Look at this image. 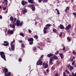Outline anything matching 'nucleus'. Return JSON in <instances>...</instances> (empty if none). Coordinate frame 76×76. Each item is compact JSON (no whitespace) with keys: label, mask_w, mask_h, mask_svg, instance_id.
Masks as SVG:
<instances>
[{"label":"nucleus","mask_w":76,"mask_h":76,"mask_svg":"<svg viewBox=\"0 0 76 76\" xmlns=\"http://www.w3.org/2000/svg\"><path fill=\"white\" fill-rule=\"evenodd\" d=\"M23 24V22L21 21L20 23V20H16V24L17 26H22Z\"/></svg>","instance_id":"f257e3e1"},{"label":"nucleus","mask_w":76,"mask_h":76,"mask_svg":"<svg viewBox=\"0 0 76 76\" xmlns=\"http://www.w3.org/2000/svg\"><path fill=\"white\" fill-rule=\"evenodd\" d=\"M15 42V39H14L13 41L11 42L10 43V46L11 47V50L12 51H15V45H13V42Z\"/></svg>","instance_id":"f03ea898"},{"label":"nucleus","mask_w":76,"mask_h":76,"mask_svg":"<svg viewBox=\"0 0 76 76\" xmlns=\"http://www.w3.org/2000/svg\"><path fill=\"white\" fill-rule=\"evenodd\" d=\"M0 55L2 58L4 59V60H5V61H6V56H5V54H4V52H0Z\"/></svg>","instance_id":"7ed1b4c3"},{"label":"nucleus","mask_w":76,"mask_h":76,"mask_svg":"<svg viewBox=\"0 0 76 76\" xmlns=\"http://www.w3.org/2000/svg\"><path fill=\"white\" fill-rule=\"evenodd\" d=\"M41 59H39V60L37 61V66H39V65H42V64L43 62H42V61H41Z\"/></svg>","instance_id":"20e7f679"},{"label":"nucleus","mask_w":76,"mask_h":76,"mask_svg":"<svg viewBox=\"0 0 76 76\" xmlns=\"http://www.w3.org/2000/svg\"><path fill=\"white\" fill-rule=\"evenodd\" d=\"M4 43H3L2 45H4V46H7L9 45V43L7 41H4Z\"/></svg>","instance_id":"39448f33"},{"label":"nucleus","mask_w":76,"mask_h":76,"mask_svg":"<svg viewBox=\"0 0 76 76\" xmlns=\"http://www.w3.org/2000/svg\"><path fill=\"white\" fill-rule=\"evenodd\" d=\"M14 31H15V30L14 29L11 30H8L7 31V34H13V33H14Z\"/></svg>","instance_id":"423d86ee"},{"label":"nucleus","mask_w":76,"mask_h":76,"mask_svg":"<svg viewBox=\"0 0 76 76\" xmlns=\"http://www.w3.org/2000/svg\"><path fill=\"white\" fill-rule=\"evenodd\" d=\"M35 6L34 4H31L30 5V6L31 7V9L32 11H35V7H34Z\"/></svg>","instance_id":"0eeeda50"},{"label":"nucleus","mask_w":76,"mask_h":76,"mask_svg":"<svg viewBox=\"0 0 76 76\" xmlns=\"http://www.w3.org/2000/svg\"><path fill=\"white\" fill-rule=\"evenodd\" d=\"M71 28V25L68 24V26H66L65 28L66 31H69Z\"/></svg>","instance_id":"6e6552de"},{"label":"nucleus","mask_w":76,"mask_h":76,"mask_svg":"<svg viewBox=\"0 0 76 76\" xmlns=\"http://www.w3.org/2000/svg\"><path fill=\"white\" fill-rule=\"evenodd\" d=\"M21 4L23 6H25V5H26V4H28V2L22 1L21 2Z\"/></svg>","instance_id":"1a4fd4ad"},{"label":"nucleus","mask_w":76,"mask_h":76,"mask_svg":"<svg viewBox=\"0 0 76 76\" xmlns=\"http://www.w3.org/2000/svg\"><path fill=\"white\" fill-rule=\"evenodd\" d=\"M59 55L61 58V59H63L64 58V55L63 54L60 53H59Z\"/></svg>","instance_id":"9d476101"},{"label":"nucleus","mask_w":76,"mask_h":76,"mask_svg":"<svg viewBox=\"0 0 76 76\" xmlns=\"http://www.w3.org/2000/svg\"><path fill=\"white\" fill-rule=\"evenodd\" d=\"M4 73L5 75V73H7L8 72V69L7 68H5L3 70Z\"/></svg>","instance_id":"9b49d317"},{"label":"nucleus","mask_w":76,"mask_h":76,"mask_svg":"<svg viewBox=\"0 0 76 76\" xmlns=\"http://www.w3.org/2000/svg\"><path fill=\"white\" fill-rule=\"evenodd\" d=\"M70 9V8H69V7H66V8L65 9L64 11L66 13L67 12V10H69V9Z\"/></svg>","instance_id":"f8f14e48"},{"label":"nucleus","mask_w":76,"mask_h":76,"mask_svg":"<svg viewBox=\"0 0 76 76\" xmlns=\"http://www.w3.org/2000/svg\"><path fill=\"white\" fill-rule=\"evenodd\" d=\"M59 26L60 29H64V27L62 24H60Z\"/></svg>","instance_id":"ddd939ff"},{"label":"nucleus","mask_w":76,"mask_h":76,"mask_svg":"<svg viewBox=\"0 0 76 76\" xmlns=\"http://www.w3.org/2000/svg\"><path fill=\"white\" fill-rule=\"evenodd\" d=\"M12 73L10 72H9V73H5V75L6 76H10L11 75Z\"/></svg>","instance_id":"4468645a"},{"label":"nucleus","mask_w":76,"mask_h":76,"mask_svg":"<svg viewBox=\"0 0 76 76\" xmlns=\"http://www.w3.org/2000/svg\"><path fill=\"white\" fill-rule=\"evenodd\" d=\"M28 42L34 41V39L32 38H30L29 39H28Z\"/></svg>","instance_id":"2eb2a0df"},{"label":"nucleus","mask_w":76,"mask_h":76,"mask_svg":"<svg viewBox=\"0 0 76 76\" xmlns=\"http://www.w3.org/2000/svg\"><path fill=\"white\" fill-rule=\"evenodd\" d=\"M28 3H31V4H33L34 3V0H28Z\"/></svg>","instance_id":"dca6fc26"},{"label":"nucleus","mask_w":76,"mask_h":76,"mask_svg":"<svg viewBox=\"0 0 76 76\" xmlns=\"http://www.w3.org/2000/svg\"><path fill=\"white\" fill-rule=\"evenodd\" d=\"M52 56H54V54L53 53H50L48 55V57H51Z\"/></svg>","instance_id":"f3484780"},{"label":"nucleus","mask_w":76,"mask_h":76,"mask_svg":"<svg viewBox=\"0 0 76 76\" xmlns=\"http://www.w3.org/2000/svg\"><path fill=\"white\" fill-rule=\"evenodd\" d=\"M53 31L54 32V33H55V34H58V32H57V30L56 29H53Z\"/></svg>","instance_id":"a211bd4d"},{"label":"nucleus","mask_w":76,"mask_h":76,"mask_svg":"<svg viewBox=\"0 0 76 76\" xmlns=\"http://www.w3.org/2000/svg\"><path fill=\"white\" fill-rule=\"evenodd\" d=\"M53 58L54 59H55V60H57V59H58V57L56 55H55L54 56H53Z\"/></svg>","instance_id":"6ab92c4d"},{"label":"nucleus","mask_w":76,"mask_h":76,"mask_svg":"<svg viewBox=\"0 0 76 76\" xmlns=\"http://www.w3.org/2000/svg\"><path fill=\"white\" fill-rule=\"evenodd\" d=\"M70 71L71 72L72 71V70H73V67L72 66H71L69 68Z\"/></svg>","instance_id":"aec40b11"},{"label":"nucleus","mask_w":76,"mask_h":76,"mask_svg":"<svg viewBox=\"0 0 76 76\" xmlns=\"http://www.w3.org/2000/svg\"><path fill=\"white\" fill-rule=\"evenodd\" d=\"M56 10L57 13L58 15H60V11H59L57 9H56Z\"/></svg>","instance_id":"412c9836"},{"label":"nucleus","mask_w":76,"mask_h":76,"mask_svg":"<svg viewBox=\"0 0 76 76\" xmlns=\"http://www.w3.org/2000/svg\"><path fill=\"white\" fill-rule=\"evenodd\" d=\"M27 12V10L25 9L23 11V13L24 14L25 13H26Z\"/></svg>","instance_id":"4be33fe9"},{"label":"nucleus","mask_w":76,"mask_h":76,"mask_svg":"<svg viewBox=\"0 0 76 76\" xmlns=\"http://www.w3.org/2000/svg\"><path fill=\"white\" fill-rule=\"evenodd\" d=\"M47 29H50V27L48 28L47 27H44L43 30H45V31H46V30H47Z\"/></svg>","instance_id":"5701e85b"},{"label":"nucleus","mask_w":76,"mask_h":76,"mask_svg":"<svg viewBox=\"0 0 76 76\" xmlns=\"http://www.w3.org/2000/svg\"><path fill=\"white\" fill-rule=\"evenodd\" d=\"M43 57H44V55H42L39 58H40L39 59L41 60H42V59L43 58Z\"/></svg>","instance_id":"b1692460"},{"label":"nucleus","mask_w":76,"mask_h":76,"mask_svg":"<svg viewBox=\"0 0 76 76\" xmlns=\"http://www.w3.org/2000/svg\"><path fill=\"white\" fill-rule=\"evenodd\" d=\"M44 67V69H47V68H48V65L47 64L45 65Z\"/></svg>","instance_id":"393cba45"},{"label":"nucleus","mask_w":76,"mask_h":76,"mask_svg":"<svg viewBox=\"0 0 76 76\" xmlns=\"http://www.w3.org/2000/svg\"><path fill=\"white\" fill-rule=\"evenodd\" d=\"M10 19L11 21H12V22L13 21V17L12 16H11L10 17Z\"/></svg>","instance_id":"a878e982"},{"label":"nucleus","mask_w":76,"mask_h":76,"mask_svg":"<svg viewBox=\"0 0 76 76\" xmlns=\"http://www.w3.org/2000/svg\"><path fill=\"white\" fill-rule=\"evenodd\" d=\"M55 67H56V66L54 65L53 66L51 67V70H54L55 69Z\"/></svg>","instance_id":"bb28decb"},{"label":"nucleus","mask_w":76,"mask_h":76,"mask_svg":"<svg viewBox=\"0 0 76 76\" xmlns=\"http://www.w3.org/2000/svg\"><path fill=\"white\" fill-rule=\"evenodd\" d=\"M34 38H35V39H38V36L35 35L34 37Z\"/></svg>","instance_id":"cd10ccee"},{"label":"nucleus","mask_w":76,"mask_h":76,"mask_svg":"<svg viewBox=\"0 0 76 76\" xmlns=\"http://www.w3.org/2000/svg\"><path fill=\"white\" fill-rule=\"evenodd\" d=\"M67 40L68 41H70H70L72 40V39L70 38L69 37H67Z\"/></svg>","instance_id":"c85d7f7f"},{"label":"nucleus","mask_w":76,"mask_h":76,"mask_svg":"<svg viewBox=\"0 0 76 76\" xmlns=\"http://www.w3.org/2000/svg\"><path fill=\"white\" fill-rule=\"evenodd\" d=\"M19 35L23 37H24V34L23 33H20Z\"/></svg>","instance_id":"c756f323"},{"label":"nucleus","mask_w":76,"mask_h":76,"mask_svg":"<svg viewBox=\"0 0 76 76\" xmlns=\"http://www.w3.org/2000/svg\"><path fill=\"white\" fill-rule=\"evenodd\" d=\"M46 27H50L51 26V24H48L46 25Z\"/></svg>","instance_id":"7c9ffc66"},{"label":"nucleus","mask_w":76,"mask_h":76,"mask_svg":"<svg viewBox=\"0 0 76 76\" xmlns=\"http://www.w3.org/2000/svg\"><path fill=\"white\" fill-rule=\"evenodd\" d=\"M21 47H22L23 48H25V45L23 44H21Z\"/></svg>","instance_id":"2f4dec72"},{"label":"nucleus","mask_w":76,"mask_h":76,"mask_svg":"<svg viewBox=\"0 0 76 76\" xmlns=\"http://www.w3.org/2000/svg\"><path fill=\"white\" fill-rule=\"evenodd\" d=\"M53 58H51L50 59L49 62H51V61H53Z\"/></svg>","instance_id":"473e14b6"},{"label":"nucleus","mask_w":76,"mask_h":76,"mask_svg":"<svg viewBox=\"0 0 76 76\" xmlns=\"http://www.w3.org/2000/svg\"><path fill=\"white\" fill-rule=\"evenodd\" d=\"M33 51H35V50H37V48H36V47H34L33 48Z\"/></svg>","instance_id":"72a5a7b5"},{"label":"nucleus","mask_w":76,"mask_h":76,"mask_svg":"<svg viewBox=\"0 0 76 76\" xmlns=\"http://www.w3.org/2000/svg\"><path fill=\"white\" fill-rule=\"evenodd\" d=\"M65 72L68 73V74H70V72L68 70H65Z\"/></svg>","instance_id":"f704fd0d"},{"label":"nucleus","mask_w":76,"mask_h":76,"mask_svg":"<svg viewBox=\"0 0 76 76\" xmlns=\"http://www.w3.org/2000/svg\"><path fill=\"white\" fill-rule=\"evenodd\" d=\"M33 41L30 42H29V44L30 45H32L33 44Z\"/></svg>","instance_id":"c9c22d12"},{"label":"nucleus","mask_w":76,"mask_h":76,"mask_svg":"<svg viewBox=\"0 0 76 76\" xmlns=\"http://www.w3.org/2000/svg\"><path fill=\"white\" fill-rule=\"evenodd\" d=\"M58 53H59V51H57L56 52H55V54L56 55H57L58 54Z\"/></svg>","instance_id":"e433bc0d"},{"label":"nucleus","mask_w":76,"mask_h":76,"mask_svg":"<svg viewBox=\"0 0 76 76\" xmlns=\"http://www.w3.org/2000/svg\"><path fill=\"white\" fill-rule=\"evenodd\" d=\"M49 63L51 64V65H52V64H54V63L53 62V61L49 62Z\"/></svg>","instance_id":"4c0bfd02"},{"label":"nucleus","mask_w":76,"mask_h":76,"mask_svg":"<svg viewBox=\"0 0 76 76\" xmlns=\"http://www.w3.org/2000/svg\"><path fill=\"white\" fill-rule=\"evenodd\" d=\"M43 32H44V34H47V31L46 30H43Z\"/></svg>","instance_id":"58836bf2"},{"label":"nucleus","mask_w":76,"mask_h":76,"mask_svg":"<svg viewBox=\"0 0 76 76\" xmlns=\"http://www.w3.org/2000/svg\"><path fill=\"white\" fill-rule=\"evenodd\" d=\"M18 60L19 62H20V61H22V58H19Z\"/></svg>","instance_id":"ea45409f"},{"label":"nucleus","mask_w":76,"mask_h":76,"mask_svg":"<svg viewBox=\"0 0 76 76\" xmlns=\"http://www.w3.org/2000/svg\"><path fill=\"white\" fill-rule=\"evenodd\" d=\"M14 21L13 22H16V20H17V18H14Z\"/></svg>","instance_id":"a19ab883"},{"label":"nucleus","mask_w":76,"mask_h":76,"mask_svg":"<svg viewBox=\"0 0 76 76\" xmlns=\"http://www.w3.org/2000/svg\"><path fill=\"white\" fill-rule=\"evenodd\" d=\"M62 32H61L60 33V34L59 35V37H61V36H62Z\"/></svg>","instance_id":"79ce46f5"},{"label":"nucleus","mask_w":76,"mask_h":76,"mask_svg":"<svg viewBox=\"0 0 76 76\" xmlns=\"http://www.w3.org/2000/svg\"><path fill=\"white\" fill-rule=\"evenodd\" d=\"M72 53L73 54H76V52L74 51H73Z\"/></svg>","instance_id":"37998d69"},{"label":"nucleus","mask_w":76,"mask_h":76,"mask_svg":"<svg viewBox=\"0 0 76 76\" xmlns=\"http://www.w3.org/2000/svg\"><path fill=\"white\" fill-rule=\"evenodd\" d=\"M73 14L74 16H76V12H74L73 13Z\"/></svg>","instance_id":"c03bdc74"},{"label":"nucleus","mask_w":76,"mask_h":76,"mask_svg":"<svg viewBox=\"0 0 76 76\" xmlns=\"http://www.w3.org/2000/svg\"><path fill=\"white\" fill-rule=\"evenodd\" d=\"M18 42H20V43H22V40H19L18 41Z\"/></svg>","instance_id":"a18cd8bd"},{"label":"nucleus","mask_w":76,"mask_h":76,"mask_svg":"<svg viewBox=\"0 0 76 76\" xmlns=\"http://www.w3.org/2000/svg\"><path fill=\"white\" fill-rule=\"evenodd\" d=\"M57 63L58 65H59V64H60V62L59 61H58L57 62Z\"/></svg>","instance_id":"49530a36"},{"label":"nucleus","mask_w":76,"mask_h":76,"mask_svg":"<svg viewBox=\"0 0 76 76\" xmlns=\"http://www.w3.org/2000/svg\"><path fill=\"white\" fill-rule=\"evenodd\" d=\"M47 63H45V62H44L43 63V66H45V65H46L47 64Z\"/></svg>","instance_id":"de8ad7c7"},{"label":"nucleus","mask_w":76,"mask_h":76,"mask_svg":"<svg viewBox=\"0 0 76 76\" xmlns=\"http://www.w3.org/2000/svg\"><path fill=\"white\" fill-rule=\"evenodd\" d=\"M28 32L29 33H31L32 32V31L31 30H28Z\"/></svg>","instance_id":"09e8293b"},{"label":"nucleus","mask_w":76,"mask_h":76,"mask_svg":"<svg viewBox=\"0 0 76 76\" xmlns=\"http://www.w3.org/2000/svg\"><path fill=\"white\" fill-rule=\"evenodd\" d=\"M70 67V64L68 65L67 66V67H68V68H69Z\"/></svg>","instance_id":"8fccbe9b"},{"label":"nucleus","mask_w":76,"mask_h":76,"mask_svg":"<svg viewBox=\"0 0 76 76\" xmlns=\"http://www.w3.org/2000/svg\"><path fill=\"white\" fill-rule=\"evenodd\" d=\"M12 28H15V26L14 25H12Z\"/></svg>","instance_id":"3c124183"},{"label":"nucleus","mask_w":76,"mask_h":76,"mask_svg":"<svg viewBox=\"0 0 76 76\" xmlns=\"http://www.w3.org/2000/svg\"><path fill=\"white\" fill-rule=\"evenodd\" d=\"M48 0H44L43 1V2H47V1H48Z\"/></svg>","instance_id":"603ef678"},{"label":"nucleus","mask_w":76,"mask_h":76,"mask_svg":"<svg viewBox=\"0 0 76 76\" xmlns=\"http://www.w3.org/2000/svg\"><path fill=\"white\" fill-rule=\"evenodd\" d=\"M55 76H59L58 74V73L56 74L55 75Z\"/></svg>","instance_id":"864d4df0"},{"label":"nucleus","mask_w":76,"mask_h":76,"mask_svg":"<svg viewBox=\"0 0 76 76\" xmlns=\"http://www.w3.org/2000/svg\"><path fill=\"white\" fill-rule=\"evenodd\" d=\"M46 70L47 73H48V72H49V70L48 69H46Z\"/></svg>","instance_id":"5fc2aeb1"},{"label":"nucleus","mask_w":76,"mask_h":76,"mask_svg":"<svg viewBox=\"0 0 76 76\" xmlns=\"http://www.w3.org/2000/svg\"><path fill=\"white\" fill-rule=\"evenodd\" d=\"M72 65H74L75 64V61L72 63Z\"/></svg>","instance_id":"6e6d98bb"},{"label":"nucleus","mask_w":76,"mask_h":76,"mask_svg":"<svg viewBox=\"0 0 76 76\" xmlns=\"http://www.w3.org/2000/svg\"><path fill=\"white\" fill-rule=\"evenodd\" d=\"M65 50H66V48L65 47H64L63 48V51H65Z\"/></svg>","instance_id":"4d7b16f0"},{"label":"nucleus","mask_w":76,"mask_h":76,"mask_svg":"<svg viewBox=\"0 0 76 76\" xmlns=\"http://www.w3.org/2000/svg\"><path fill=\"white\" fill-rule=\"evenodd\" d=\"M38 0L39 3H41V1H42V0Z\"/></svg>","instance_id":"13d9d810"},{"label":"nucleus","mask_w":76,"mask_h":76,"mask_svg":"<svg viewBox=\"0 0 76 76\" xmlns=\"http://www.w3.org/2000/svg\"><path fill=\"white\" fill-rule=\"evenodd\" d=\"M13 25H14V26H15L16 25V23L14 22H13Z\"/></svg>","instance_id":"bf43d9fd"},{"label":"nucleus","mask_w":76,"mask_h":76,"mask_svg":"<svg viewBox=\"0 0 76 76\" xmlns=\"http://www.w3.org/2000/svg\"><path fill=\"white\" fill-rule=\"evenodd\" d=\"M4 2H7L8 1H7V0H4Z\"/></svg>","instance_id":"052dcab7"},{"label":"nucleus","mask_w":76,"mask_h":76,"mask_svg":"<svg viewBox=\"0 0 76 76\" xmlns=\"http://www.w3.org/2000/svg\"><path fill=\"white\" fill-rule=\"evenodd\" d=\"M13 25L12 24H11L10 25V28H12V26H13Z\"/></svg>","instance_id":"680f3d73"},{"label":"nucleus","mask_w":76,"mask_h":76,"mask_svg":"<svg viewBox=\"0 0 76 76\" xmlns=\"http://www.w3.org/2000/svg\"><path fill=\"white\" fill-rule=\"evenodd\" d=\"M3 9L4 10H5L6 9V7H4V8Z\"/></svg>","instance_id":"e2e57ef3"},{"label":"nucleus","mask_w":76,"mask_h":76,"mask_svg":"<svg viewBox=\"0 0 76 76\" xmlns=\"http://www.w3.org/2000/svg\"><path fill=\"white\" fill-rule=\"evenodd\" d=\"M9 49L10 50V51H12V50H11V48H9Z\"/></svg>","instance_id":"0e129e2a"},{"label":"nucleus","mask_w":76,"mask_h":76,"mask_svg":"<svg viewBox=\"0 0 76 76\" xmlns=\"http://www.w3.org/2000/svg\"><path fill=\"white\" fill-rule=\"evenodd\" d=\"M2 17L1 16V15H0V19H2Z\"/></svg>","instance_id":"69168bd1"},{"label":"nucleus","mask_w":76,"mask_h":76,"mask_svg":"<svg viewBox=\"0 0 76 76\" xmlns=\"http://www.w3.org/2000/svg\"><path fill=\"white\" fill-rule=\"evenodd\" d=\"M28 69H29V70H30L31 69V66H29L28 67Z\"/></svg>","instance_id":"338daca9"},{"label":"nucleus","mask_w":76,"mask_h":76,"mask_svg":"<svg viewBox=\"0 0 76 76\" xmlns=\"http://www.w3.org/2000/svg\"><path fill=\"white\" fill-rule=\"evenodd\" d=\"M37 23H38L37 22H36L35 23V25H37Z\"/></svg>","instance_id":"774afa93"}]
</instances>
